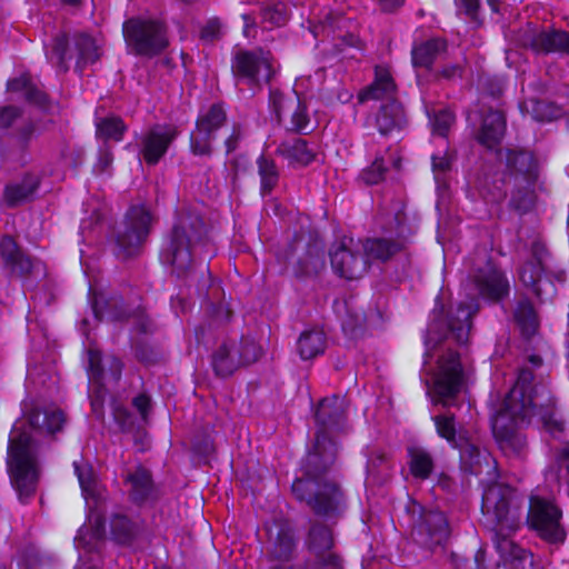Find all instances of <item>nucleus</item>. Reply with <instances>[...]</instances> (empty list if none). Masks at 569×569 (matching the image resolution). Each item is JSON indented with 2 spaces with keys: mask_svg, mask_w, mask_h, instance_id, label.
<instances>
[{
  "mask_svg": "<svg viewBox=\"0 0 569 569\" xmlns=\"http://www.w3.org/2000/svg\"><path fill=\"white\" fill-rule=\"evenodd\" d=\"M533 381L532 368L522 367L492 419L493 436L508 456H525L527 437L522 428L535 420L552 439L566 443L565 423L556 409L555 399L545 385Z\"/></svg>",
  "mask_w": 569,
  "mask_h": 569,
  "instance_id": "obj_1",
  "label": "nucleus"
},
{
  "mask_svg": "<svg viewBox=\"0 0 569 569\" xmlns=\"http://www.w3.org/2000/svg\"><path fill=\"white\" fill-rule=\"evenodd\" d=\"M472 284L475 292L468 293V300L451 309L445 318L435 319L429 326V333L437 332L460 346L468 343L471 319L479 309L478 297L499 300L509 291L506 276L491 263L478 270L472 278Z\"/></svg>",
  "mask_w": 569,
  "mask_h": 569,
  "instance_id": "obj_2",
  "label": "nucleus"
},
{
  "mask_svg": "<svg viewBox=\"0 0 569 569\" xmlns=\"http://www.w3.org/2000/svg\"><path fill=\"white\" fill-rule=\"evenodd\" d=\"M206 227L201 214L191 206H181L161 251L163 263L173 268L178 278L188 274L198 251L206 244Z\"/></svg>",
  "mask_w": 569,
  "mask_h": 569,
  "instance_id": "obj_3",
  "label": "nucleus"
},
{
  "mask_svg": "<svg viewBox=\"0 0 569 569\" xmlns=\"http://www.w3.org/2000/svg\"><path fill=\"white\" fill-rule=\"evenodd\" d=\"M318 426L313 448L308 453L307 470L309 475H317L319 471L332 467L338 445L331 433L342 428L346 418V401L339 396L322 399L315 412Z\"/></svg>",
  "mask_w": 569,
  "mask_h": 569,
  "instance_id": "obj_4",
  "label": "nucleus"
},
{
  "mask_svg": "<svg viewBox=\"0 0 569 569\" xmlns=\"http://www.w3.org/2000/svg\"><path fill=\"white\" fill-rule=\"evenodd\" d=\"M8 468L19 499L26 503L34 495L39 479L38 452L29 431L18 426L13 427L9 439Z\"/></svg>",
  "mask_w": 569,
  "mask_h": 569,
  "instance_id": "obj_5",
  "label": "nucleus"
},
{
  "mask_svg": "<svg viewBox=\"0 0 569 569\" xmlns=\"http://www.w3.org/2000/svg\"><path fill=\"white\" fill-rule=\"evenodd\" d=\"M428 395L443 407H459L466 399V375L457 351L448 349L438 359L437 366L425 369Z\"/></svg>",
  "mask_w": 569,
  "mask_h": 569,
  "instance_id": "obj_6",
  "label": "nucleus"
},
{
  "mask_svg": "<svg viewBox=\"0 0 569 569\" xmlns=\"http://www.w3.org/2000/svg\"><path fill=\"white\" fill-rule=\"evenodd\" d=\"M307 460L308 457L303 465L306 479H297L292 483L293 495L297 499L306 501L316 515L327 519H338L345 510L343 493L336 481L322 480L331 467L317 475H309Z\"/></svg>",
  "mask_w": 569,
  "mask_h": 569,
  "instance_id": "obj_7",
  "label": "nucleus"
},
{
  "mask_svg": "<svg viewBox=\"0 0 569 569\" xmlns=\"http://www.w3.org/2000/svg\"><path fill=\"white\" fill-rule=\"evenodd\" d=\"M48 61L58 72L66 73L70 62L76 59L74 71L79 74L100 58L99 47L88 33H74L71 38L59 34L46 52Z\"/></svg>",
  "mask_w": 569,
  "mask_h": 569,
  "instance_id": "obj_8",
  "label": "nucleus"
},
{
  "mask_svg": "<svg viewBox=\"0 0 569 569\" xmlns=\"http://www.w3.org/2000/svg\"><path fill=\"white\" fill-rule=\"evenodd\" d=\"M525 498L518 490L495 481L483 488L481 511L492 526L512 529L521 523Z\"/></svg>",
  "mask_w": 569,
  "mask_h": 569,
  "instance_id": "obj_9",
  "label": "nucleus"
},
{
  "mask_svg": "<svg viewBox=\"0 0 569 569\" xmlns=\"http://www.w3.org/2000/svg\"><path fill=\"white\" fill-rule=\"evenodd\" d=\"M506 166L509 170V181L518 190L511 193L510 202L517 209L526 211L533 202V186L537 180V161L533 153L526 149H507Z\"/></svg>",
  "mask_w": 569,
  "mask_h": 569,
  "instance_id": "obj_10",
  "label": "nucleus"
},
{
  "mask_svg": "<svg viewBox=\"0 0 569 569\" xmlns=\"http://www.w3.org/2000/svg\"><path fill=\"white\" fill-rule=\"evenodd\" d=\"M527 523L548 543L560 545L566 540L567 532L562 525V511L551 499L531 496Z\"/></svg>",
  "mask_w": 569,
  "mask_h": 569,
  "instance_id": "obj_11",
  "label": "nucleus"
},
{
  "mask_svg": "<svg viewBox=\"0 0 569 569\" xmlns=\"http://www.w3.org/2000/svg\"><path fill=\"white\" fill-rule=\"evenodd\" d=\"M152 220V216L146 207H130L122 229L116 233L114 254L120 259L137 254L150 232Z\"/></svg>",
  "mask_w": 569,
  "mask_h": 569,
  "instance_id": "obj_12",
  "label": "nucleus"
},
{
  "mask_svg": "<svg viewBox=\"0 0 569 569\" xmlns=\"http://www.w3.org/2000/svg\"><path fill=\"white\" fill-rule=\"evenodd\" d=\"M261 347L249 337L223 341L212 355V367L217 376L229 377L243 366L261 357Z\"/></svg>",
  "mask_w": 569,
  "mask_h": 569,
  "instance_id": "obj_13",
  "label": "nucleus"
},
{
  "mask_svg": "<svg viewBox=\"0 0 569 569\" xmlns=\"http://www.w3.org/2000/svg\"><path fill=\"white\" fill-rule=\"evenodd\" d=\"M232 72L238 84L242 82L250 89H259L262 83H268L273 76L272 54L261 49L239 51L232 60Z\"/></svg>",
  "mask_w": 569,
  "mask_h": 569,
  "instance_id": "obj_14",
  "label": "nucleus"
},
{
  "mask_svg": "<svg viewBox=\"0 0 569 569\" xmlns=\"http://www.w3.org/2000/svg\"><path fill=\"white\" fill-rule=\"evenodd\" d=\"M308 548L315 562L307 561L303 566L274 565L270 569H343L341 558L331 551L333 547L332 531L328 526L315 522L309 531Z\"/></svg>",
  "mask_w": 569,
  "mask_h": 569,
  "instance_id": "obj_15",
  "label": "nucleus"
},
{
  "mask_svg": "<svg viewBox=\"0 0 569 569\" xmlns=\"http://www.w3.org/2000/svg\"><path fill=\"white\" fill-rule=\"evenodd\" d=\"M123 31L129 46L138 54L153 56L168 44L163 26L156 21L129 20L124 23Z\"/></svg>",
  "mask_w": 569,
  "mask_h": 569,
  "instance_id": "obj_16",
  "label": "nucleus"
},
{
  "mask_svg": "<svg viewBox=\"0 0 569 569\" xmlns=\"http://www.w3.org/2000/svg\"><path fill=\"white\" fill-rule=\"evenodd\" d=\"M395 228L386 231L385 236L368 238L362 249L368 259L387 261L403 251L408 244L409 232L405 227V213L398 211L393 217Z\"/></svg>",
  "mask_w": 569,
  "mask_h": 569,
  "instance_id": "obj_17",
  "label": "nucleus"
},
{
  "mask_svg": "<svg viewBox=\"0 0 569 569\" xmlns=\"http://www.w3.org/2000/svg\"><path fill=\"white\" fill-rule=\"evenodd\" d=\"M330 261L333 271L348 280L361 278L369 267L368 259L349 237H343L332 244Z\"/></svg>",
  "mask_w": 569,
  "mask_h": 569,
  "instance_id": "obj_18",
  "label": "nucleus"
},
{
  "mask_svg": "<svg viewBox=\"0 0 569 569\" xmlns=\"http://www.w3.org/2000/svg\"><path fill=\"white\" fill-rule=\"evenodd\" d=\"M226 112L220 104H212L197 120L196 129L190 134V149L194 156H210L212 141L217 131L226 122Z\"/></svg>",
  "mask_w": 569,
  "mask_h": 569,
  "instance_id": "obj_19",
  "label": "nucleus"
},
{
  "mask_svg": "<svg viewBox=\"0 0 569 569\" xmlns=\"http://www.w3.org/2000/svg\"><path fill=\"white\" fill-rule=\"evenodd\" d=\"M419 508L420 516L412 529L415 540L428 549L442 546L450 535L446 515L439 510Z\"/></svg>",
  "mask_w": 569,
  "mask_h": 569,
  "instance_id": "obj_20",
  "label": "nucleus"
},
{
  "mask_svg": "<svg viewBox=\"0 0 569 569\" xmlns=\"http://www.w3.org/2000/svg\"><path fill=\"white\" fill-rule=\"evenodd\" d=\"M519 43L537 53L562 52L569 54V32L539 29L528 23L519 36Z\"/></svg>",
  "mask_w": 569,
  "mask_h": 569,
  "instance_id": "obj_21",
  "label": "nucleus"
},
{
  "mask_svg": "<svg viewBox=\"0 0 569 569\" xmlns=\"http://www.w3.org/2000/svg\"><path fill=\"white\" fill-rule=\"evenodd\" d=\"M521 523L512 529L503 526H492V541L501 559L510 563L515 569H536L533 555L527 549L520 547L512 539V536L520 529Z\"/></svg>",
  "mask_w": 569,
  "mask_h": 569,
  "instance_id": "obj_22",
  "label": "nucleus"
},
{
  "mask_svg": "<svg viewBox=\"0 0 569 569\" xmlns=\"http://www.w3.org/2000/svg\"><path fill=\"white\" fill-rule=\"evenodd\" d=\"M521 523L512 529L503 526H492V541L501 559L510 563L515 569H536L533 555L527 549L520 547L512 539V536L520 529Z\"/></svg>",
  "mask_w": 569,
  "mask_h": 569,
  "instance_id": "obj_23",
  "label": "nucleus"
},
{
  "mask_svg": "<svg viewBox=\"0 0 569 569\" xmlns=\"http://www.w3.org/2000/svg\"><path fill=\"white\" fill-rule=\"evenodd\" d=\"M179 131L174 126L158 124L149 129L141 137L140 153L149 166L157 164L168 151L169 146L178 137Z\"/></svg>",
  "mask_w": 569,
  "mask_h": 569,
  "instance_id": "obj_24",
  "label": "nucleus"
},
{
  "mask_svg": "<svg viewBox=\"0 0 569 569\" xmlns=\"http://www.w3.org/2000/svg\"><path fill=\"white\" fill-rule=\"evenodd\" d=\"M480 124L476 131L477 141L487 149H496L506 133L505 113L492 107H482L478 112Z\"/></svg>",
  "mask_w": 569,
  "mask_h": 569,
  "instance_id": "obj_25",
  "label": "nucleus"
},
{
  "mask_svg": "<svg viewBox=\"0 0 569 569\" xmlns=\"http://www.w3.org/2000/svg\"><path fill=\"white\" fill-rule=\"evenodd\" d=\"M124 483L128 486L130 499L136 503H144L157 497L151 472L144 467L129 470L124 476Z\"/></svg>",
  "mask_w": 569,
  "mask_h": 569,
  "instance_id": "obj_26",
  "label": "nucleus"
},
{
  "mask_svg": "<svg viewBox=\"0 0 569 569\" xmlns=\"http://www.w3.org/2000/svg\"><path fill=\"white\" fill-rule=\"evenodd\" d=\"M102 358L99 350L90 348L88 350V379H89V396L91 398V406L94 412H98L103 402L106 389L103 386L104 370L101 365Z\"/></svg>",
  "mask_w": 569,
  "mask_h": 569,
  "instance_id": "obj_27",
  "label": "nucleus"
},
{
  "mask_svg": "<svg viewBox=\"0 0 569 569\" xmlns=\"http://www.w3.org/2000/svg\"><path fill=\"white\" fill-rule=\"evenodd\" d=\"M407 126V118L402 106L397 100L381 104L376 116V127L381 136L399 132Z\"/></svg>",
  "mask_w": 569,
  "mask_h": 569,
  "instance_id": "obj_28",
  "label": "nucleus"
},
{
  "mask_svg": "<svg viewBox=\"0 0 569 569\" xmlns=\"http://www.w3.org/2000/svg\"><path fill=\"white\" fill-rule=\"evenodd\" d=\"M276 152L287 159L290 166L306 167L316 158V149L310 147L308 142L298 137L283 140L277 147Z\"/></svg>",
  "mask_w": 569,
  "mask_h": 569,
  "instance_id": "obj_29",
  "label": "nucleus"
},
{
  "mask_svg": "<svg viewBox=\"0 0 569 569\" xmlns=\"http://www.w3.org/2000/svg\"><path fill=\"white\" fill-rule=\"evenodd\" d=\"M548 251L543 246L535 243L532 247V257L526 261L519 269V279L521 282L533 290L537 296H540L538 287L541 276L546 270V257Z\"/></svg>",
  "mask_w": 569,
  "mask_h": 569,
  "instance_id": "obj_30",
  "label": "nucleus"
},
{
  "mask_svg": "<svg viewBox=\"0 0 569 569\" xmlns=\"http://www.w3.org/2000/svg\"><path fill=\"white\" fill-rule=\"evenodd\" d=\"M396 84L388 69L377 67L373 82L359 92L360 102L369 100H386V102L396 100Z\"/></svg>",
  "mask_w": 569,
  "mask_h": 569,
  "instance_id": "obj_31",
  "label": "nucleus"
},
{
  "mask_svg": "<svg viewBox=\"0 0 569 569\" xmlns=\"http://www.w3.org/2000/svg\"><path fill=\"white\" fill-rule=\"evenodd\" d=\"M40 186V177L36 173H26L20 180L8 183L3 198L9 207H16L33 199Z\"/></svg>",
  "mask_w": 569,
  "mask_h": 569,
  "instance_id": "obj_32",
  "label": "nucleus"
},
{
  "mask_svg": "<svg viewBox=\"0 0 569 569\" xmlns=\"http://www.w3.org/2000/svg\"><path fill=\"white\" fill-rule=\"evenodd\" d=\"M0 252L6 266L18 276H27L33 268L30 257L23 254L10 236H4L0 242Z\"/></svg>",
  "mask_w": 569,
  "mask_h": 569,
  "instance_id": "obj_33",
  "label": "nucleus"
},
{
  "mask_svg": "<svg viewBox=\"0 0 569 569\" xmlns=\"http://www.w3.org/2000/svg\"><path fill=\"white\" fill-rule=\"evenodd\" d=\"M456 449H459L461 462L470 473L477 475L481 472V465L483 461L487 465L490 463V455L468 439L461 438L459 440V446Z\"/></svg>",
  "mask_w": 569,
  "mask_h": 569,
  "instance_id": "obj_34",
  "label": "nucleus"
},
{
  "mask_svg": "<svg viewBox=\"0 0 569 569\" xmlns=\"http://www.w3.org/2000/svg\"><path fill=\"white\" fill-rule=\"evenodd\" d=\"M326 349V335L313 329L305 331L298 340V351L302 359L308 360L321 355Z\"/></svg>",
  "mask_w": 569,
  "mask_h": 569,
  "instance_id": "obj_35",
  "label": "nucleus"
},
{
  "mask_svg": "<svg viewBox=\"0 0 569 569\" xmlns=\"http://www.w3.org/2000/svg\"><path fill=\"white\" fill-rule=\"evenodd\" d=\"M446 49V41L433 38L416 46L412 49V61L415 66L429 68L436 58Z\"/></svg>",
  "mask_w": 569,
  "mask_h": 569,
  "instance_id": "obj_36",
  "label": "nucleus"
},
{
  "mask_svg": "<svg viewBox=\"0 0 569 569\" xmlns=\"http://www.w3.org/2000/svg\"><path fill=\"white\" fill-rule=\"evenodd\" d=\"M366 149L368 153L375 156V160L369 167L361 171L359 178L366 184H377L385 179L387 168L385 166L382 156L378 150L375 149L373 137H370L366 141Z\"/></svg>",
  "mask_w": 569,
  "mask_h": 569,
  "instance_id": "obj_37",
  "label": "nucleus"
},
{
  "mask_svg": "<svg viewBox=\"0 0 569 569\" xmlns=\"http://www.w3.org/2000/svg\"><path fill=\"white\" fill-rule=\"evenodd\" d=\"M258 174L260 177V192L264 197L270 194L279 181V170L273 159L261 154L257 159Z\"/></svg>",
  "mask_w": 569,
  "mask_h": 569,
  "instance_id": "obj_38",
  "label": "nucleus"
},
{
  "mask_svg": "<svg viewBox=\"0 0 569 569\" xmlns=\"http://www.w3.org/2000/svg\"><path fill=\"white\" fill-rule=\"evenodd\" d=\"M295 547L292 530L287 526L280 527L271 545L270 557L279 561H289L293 556Z\"/></svg>",
  "mask_w": 569,
  "mask_h": 569,
  "instance_id": "obj_39",
  "label": "nucleus"
},
{
  "mask_svg": "<svg viewBox=\"0 0 569 569\" xmlns=\"http://www.w3.org/2000/svg\"><path fill=\"white\" fill-rule=\"evenodd\" d=\"M111 533L114 540L122 545L130 543L140 532V525L127 516L116 515L111 519Z\"/></svg>",
  "mask_w": 569,
  "mask_h": 569,
  "instance_id": "obj_40",
  "label": "nucleus"
},
{
  "mask_svg": "<svg viewBox=\"0 0 569 569\" xmlns=\"http://www.w3.org/2000/svg\"><path fill=\"white\" fill-rule=\"evenodd\" d=\"M408 452L412 476L421 480L429 478L435 467L431 455L422 448H409Z\"/></svg>",
  "mask_w": 569,
  "mask_h": 569,
  "instance_id": "obj_41",
  "label": "nucleus"
},
{
  "mask_svg": "<svg viewBox=\"0 0 569 569\" xmlns=\"http://www.w3.org/2000/svg\"><path fill=\"white\" fill-rule=\"evenodd\" d=\"M64 421V413L60 409H48L43 413L36 412L29 418L31 427L43 429L49 433L59 431Z\"/></svg>",
  "mask_w": 569,
  "mask_h": 569,
  "instance_id": "obj_42",
  "label": "nucleus"
},
{
  "mask_svg": "<svg viewBox=\"0 0 569 569\" xmlns=\"http://www.w3.org/2000/svg\"><path fill=\"white\" fill-rule=\"evenodd\" d=\"M479 193L488 203H500L507 196L506 180L502 177H485L479 183Z\"/></svg>",
  "mask_w": 569,
  "mask_h": 569,
  "instance_id": "obj_43",
  "label": "nucleus"
},
{
  "mask_svg": "<svg viewBox=\"0 0 569 569\" xmlns=\"http://www.w3.org/2000/svg\"><path fill=\"white\" fill-rule=\"evenodd\" d=\"M515 318L523 336L529 338L535 335L538 328V318L535 308L530 302L526 301L519 303Z\"/></svg>",
  "mask_w": 569,
  "mask_h": 569,
  "instance_id": "obj_44",
  "label": "nucleus"
},
{
  "mask_svg": "<svg viewBox=\"0 0 569 569\" xmlns=\"http://www.w3.org/2000/svg\"><path fill=\"white\" fill-rule=\"evenodd\" d=\"M8 90L12 92L23 91L26 99L34 104L44 106L47 102L46 94L33 88L30 83V79L27 76H21L8 81Z\"/></svg>",
  "mask_w": 569,
  "mask_h": 569,
  "instance_id": "obj_45",
  "label": "nucleus"
},
{
  "mask_svg": "<svg viewBox=\"0 0 569 569\" xmlns=\"http://www.w3.org/2000/svg\"><path fill=\"white\" fill-rule=\"evenodd\" d=\"M433 422L436 426V430L439 437L447 440V442L452 447L457 448L459 446V438L457 436L455 416L451 413H443L435 416Z\"/></svg>",
  "mask_w": 569,
  "mask_h": 569,
  "instance_id": "obj_46",
  "label": "nucleus"
},
{
  "mask_svg": "<svg viewBox=\"0 0 569 569\" xmlns=\"http://www.w3.org/2000/svg\"><path fill=\"white\" fill-rule=\"evenodd\" d=\"M126 131V126L119 117H107L97 122V134L106 140L120 141Z\"/></svg>",
  "mask_w": 569,
  "mask_h": 569,
  "instance_id": "obj_47",
  "label": "nucleus"
},
{
  "mask_svg": "<svg viewBox=\"0 0 569 569\" xmlns=\"http://www.w3.org/2000/svg\"><path fill=\"white\" fill-rule=\"evenodd\" d=\"M298 98L296 93L286 96L276 89L270 91V106L279 122L286 113L291 112L298 102Z\"/></svg>",
  "mask_w": 569,
  "mask_h": 569,
  "instance_id": "obj_48",
  "label": "nucleus"
},
{
  "mask_svg": "<svg viewBox=\"0 0 569 569\" xmlns=\"http://www.w3.org/2000/svg\"><path fill=\"white\" fill-rule=\"evenodd\" d=\"M526 112L537 121H551L557 118L559 110L550 102L542 100H530L525 104Z\"/></svg>",
  "mask_w": 569,
  "mask_h": 569,
  "instance_id": "obj_49",
  "label": "nucleus"
},
{
  "mask_svg": "<svg viewBox=\"0 0 569 569\" xmlns=\"http://www.w3.org/2000/svg\"><path fill=\"white\" fill-rule=\"evenodd\" d=\"M391 465L387 456L381 451H373L368 459L367 470L373 479L382 481L389 476Z\"/></svg>",
  "mask_w": 569,
  "mask_h": 569,
  "instance_id": "obj_50",
  "label": "nucleus"
},
{
  "mask_svg": "<svg viewBox=\"0 0 569 569\" xmlns=\"http://www.w3.org/2000/svg\"><path fill=\"white\" fill-rule=\"evenodd\" d=\"M288 20L287 8L282 3L266 7L262 10V23L266 28L281 27Z\"/></svg>",
  "mask_w": 569,
  "mask_h": 569,
  "instance_id": "obj_51",
  "label": "nucleus"
},
{
  "mask_svg": "<svg viewBox=\"0 0 569 569\" xmlns=\"http://www.w3.org/2000/svg\"><path fill=\"white\" fill-rule=\"evenodd\" d=\"M429 118L432 123L433 132L440 137L447 136L455 121L453 113L447 109L435 110L432 116L429 114Z\"/></svg>",
  "mask_w": 569,
  "mask_h": 569,
  "instance_id": "obj_52",
  "label": "nucleus"
},
{
  "mask_svg": "<svg viewBox=\"0 0 569 569\" xmlns=\"http://www.w3.org/2000/svg\"><path fill=\"white\" fill-rule=\"evenodd\" d=\"M452 162L453 153L450 151H446L442 156H432V169L435 173V179L438 183L443 181V176L451 169Z\"/></svg>",
  "mask_w": 569,
  "mask_h": 569,
  "instance_id": "obj_53",
  "label": "nucleus"
},
{
  "mask_svg": "<svg viewBox=\"0 0 569 569\" xmlns=\"http://www.w3.org/2000/svg\"><path fill=\"white\" fill-rule=\"evenodd\" d=\"M291 127L290 130L300 132L305 130L309 124V117L307 113V107L301 103L300 99L298 98V102L295 106V108L291 110Z\"/></svg>",
  "mask_w": 569,
  "mask_h": 569,
  "instance_id": "obj_54",
  "label": "nucleus"
},
{
  "mask_svg": "<svg viewBox=\"0 0 569 569\" xmlns=\"http://www.w3.org/2000/svg\"><path fill=\"white\" fill-rule=\"evenodd\" d=\"M112 161H113L112 151L107 144H104L99 151L98 162L96 164V171H98L99 173L107 172L109 170V168L111 167Z\"/></svg>",
  "mask_w": 569,
  "mask_h": 569,
  "instance_id": "obj_55",
  "label": "nucleus"
},
{
  "mask_svg": "<svg viewBox=\"0 0 569 569\" xmlns=\"http://www.w3.org/2000/svg\"><path fill=\"white\" fill-rule=\"evenodd\" d=\"M456 6L459 13H465L471 20L477 18L479 0H456Z\"/></svg>",
  "mask_w": 569,
  "mask_h": 569,
  "instance_id": "obj_56",
  "label": "nucleus"
},
{
  "mask_svg": "<svg viewBox=\"0 0 569 569\" xmlns=\"http://www.w3.org/2000/svg\"><path fill=\"white\" fill-rule=\"evenodd\" d=\"M73 466L82 490L84 492H90L92 490L93 483L91 470L80 468V466L77 462H74Z\"/></svg>",
  "mask_w": 569,
  "mask_h": 569,
  "instance_id": "obj_57",
  "label": "nucleus"
},
{
  "mask_svg": "<svg viewBox=\"0 0 569 569\" xmlns=\"http://www.w3.org/2000/svg\"><path fill=\"white\" fill-rule=\"evenodd\" d=\"M19 116V108L13 106L3 107L0 109V123L2 127L8 128Z\"/></svg>",
  "mask_w": 569,
  "mask_h": 569,
  "instance_id": "obj_58",
  "label": "nucleus"
},
{
  "mask_svg": "<svg viewBox=\"0 0 569 569\" xmlns=\"http://www.w3.org/2000/svg\"><path fill=\"white\" fill-rule=\"evenodd\" d=\"M221 23L218 19L209 20L201 30V37L203 39L213 40L219 36Z\"/></svg>",
  "mask_w": 569,
  "mask_h": 569,
  "instance_id": "obj_59",
  "label": "nucleus"
},
{
  "mask_svg": "<svg viewBox=\"0 0 569 569\" xmlns=\"http://www.w3.org/2000/svg\"><path fill=\"white\" fill-rule=\"evenodd\" d=\"M113 415L114 419L123 430H127L131 427L132 419L131 413L128 411V409L122 407H116Z\"/></svg>",
  "mask_w": 569,
  "mask_h": 569,
  "instance_id": "obj_60",
  "label": "nucleus"
},
{
  "mask_svg": "<svg viewBox=\"0 0 569 569\" xmlns=\"http://www.w3.org/2000/svg\"><path fill=\"white\" fill-rule=\"evenodd\" d=\"M133 406L140 412L142 419H146L150 407V398L141 393L133 399Z\"/></svg>",
  "mask_w": 569,
  "mask_h": 569,
  "instance_id": "obj_61",
  "label": "nucleus"
},
{
  "mask_svg": "<svg viewBox=\"0 0 569 569\" xmlns=\"http://www.w3.org/2000/svg\"><path fill=\"white\" fill-rule=\"evenodd\" d=\"M240 138H241V130L238 126H234L232 133L226 139V142H224L228 153H230L237 149Z\"/></svg>",
  "mask_w": 569,
  "mask_h": 569,
  "instance_id": "obj_62",
  "label": "nucleus"
},
{
  "mask_svg": "<svg viewBox=\"0 0 569 569\" xmlns=\"http://www.w3.org/2000/svg\"><path fill=\"white\" fill-rule=\"evenodd\" d=\"M439 74L441 78L450 80L456 77H461L462 68L459 64H449V66L443 67L441 69V71L439 72Z\"/></svg>",
  "mask_w": 569,
  "mask_h": 569,
  "instance_id": "obj_63",
  "label": "nucleus"
},
{
  "mask_svg": "<svg viewBox=\"0 0 569 569\" xmlns=\"http://www.w3.org/2000/svg\"><path fill=\"white\" fill-rule=\"evenodd\" d=\"M109 371L112 380L118 381L122 371V363L116 357H110L109 359Z\"/></svg>",
  "mask_w": 569,
  "mask_h": 569,
  "instance_id": "obj_64",
  "label": "nucleus"
}]
</instances>
